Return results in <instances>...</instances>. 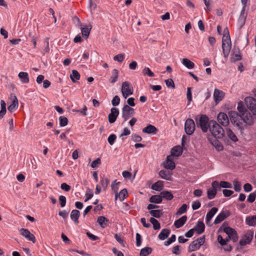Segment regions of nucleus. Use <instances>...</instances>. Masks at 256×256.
Listing matches in <instances>:
<instances>
[{
	"mask_svg": "<svg viewBox=\"0 0 256 256\" xmlns=\"http://www.w3.org/2000/svg\"><path fill=\"white\" fill-rule=\"evenodd\" d=\"M60 126H65L68 124V119L64 116H60Z\"/></svg>",
	"mask_w": 256,
	"mask_h": 256,
	"instance_id": "obj_51",
	"label": "nucleus"
},
{
	"mask_svg": "<svg viewBox=\"0 0 256 256\" xmlns=\"http://www.w3.org/2000/svg\"><path fill=\"white\" fill-rule=\"evenodd\" d=\"M176 236L175 234L172 235L171 237L164 243L166 246L176 241Z\"/></svg>",
	"mask_w": 256,
	"mask_h": 256,
	"instance_id": "obj_54",
	"label": "nucleus"
},
{
	"mask_svg": "<svg viewBox=\"0 0 256 256\" xmlns=\"http://www.w3.org/2000/svg\"><path fill=\"white\" fill-rule=\"evenodd\" d=\"M116 139V136L114 134H111L108 138V141L111 146L113 145Z\"/></svg>",
	"mask_w": 256,
	"mask_h": 256,
	"instance_id": "obj_52",
	"label": "nucleus"
},
{
	"mask_svg": "<svg viewBox=\"0 0 256 256\" xmlns=\"http://www.w3.org/2000/svg\"><path fill=\"white\" fill-rule=\"evenodd\" d=\"M210 131L212 136L216 138H222L224 136V131L216 121H210Z\"/></svg>",
	"mask_w": 256,
	"mask_h": 256,
	"instance_id": "obj_2",
	"label": "nucleus"
},
{
	"mask_svg": "<svg viewBox=\"0 0 256 256\" xmlns=\"http://www.w3.org/2000/svg\"><path fill=\"white\" fill-rule=\"evenodd\" d=\"M187 206L186 204H182L178 210L176 214V216L181 215L186 212Z\"/></svg>",
	"mask_w": 256,
	"mask_h": 256,
	"instance_id": "obj_48",
	"label": "nucleus"
},
{
	"mask_svg": "<svg viewBox=\"0 0 256 256\" xmlns=\"http://www.w3.org/2000/svg\"><path fill=\"white\" fill-rule=\"evenodd\" d=\"M195 120L197 126L200 128L204 132H207L210 126L208 118L206 115L202 114L199 118L197 116Z\"/></svg>",
	"mask_w": 256,
	"mask_h": 256,
	"instance_id": "obj_3",
	"label": "nucleus"
},
{
	"mask_svg": "<svg viewBox=\"0 0 256 256\" xmlns=\"http://www.w3.org/2000/svg\"><path fill=\"white\" fill-rule=\"evenodd\" d=\"M254 236V232L252 230H248L244 234L243 238L239 242V244L241 246H244L247 244H249Z\"/></svg>",
	"mask_w": 256,
	"mask_h": 256,
	"instance_id": "obj_8",
	"label": "nucleus"
},
{
	"mask_svg": "<svg viewBox=\"0 0 256 256\" xmlns=\"http://www.w3.org/2000/svg\"><path fill=\"white\" fill-rule=\"evenodd\" d=\"M221 188H232V185L231 184H230L228 182H225V181H222L219 183L218 188V190H220Z\"/></svg>",
	"mask_w": 256,
	"mask_h": 256,
	"instance_id": "obj_45",
	"label": "nucleus"
},
{
	"mask_svg": "<svg viewBox=\"0 0 256 256\" xmlns=\"http://www.w3.org/2000/svg\"><path fill=\"white\" fill-rule=\"evenodd\" d=\"M205 226L204 223L202 221L198 222L196 227L194 230H196L198 234H201L204 230Z\"/></svg>",
	"mask_w": 256,
	"mask_h": 256,
	"instance_id": "obj_29",
	"label": "nucleus"
},
{
	"mask_svg": "<svg viewBox=\"0 0 256 256\" xmlns=\"http://www.w3.org/2000/svg\"><path fill=\"white\" fill-rule=\"evenodd\" d=\"M165 82H166V86H167V87L172 88H175L174 83L172 79H171V78L165 80Z\"/></svg>",
	"mask_w": 256,
	"mask_h": 256,
	"instance_id": "obj_55",
	"label": "nucleus"
},
{
	"mask_svg": "<svg viewBox=\"0 0 256 256\" xmlns=\"http://www.w3.org/2000/svg\"><path fill=\"white\" fill-rule=\"evenodd\" d=\"M187 220V216H183L179 219L176 220L174 222V226L177 228H180L183 226Z\"/></svg>",
	"mask_w": 256,
	"mask_h": 256,
	"instance_id": "obj_20",
	"label": "nucleus"
},
{
	"mask_svg": "<svg viewBox=\"0 0 256 256\" xmlns=\"http://www.w3.org/2000/svg\"><path fill=\"white\" fill-rule=\"evenodd\" d=\"M200 248V246L194 240L188 246L189 252H194L198 250Z\"/></svg>",
	"mask_w": 256,
	"mask_h": 256,
	"instance_id": "obj_40",
	"label": "nucleus"
},
{
	"mask_svg": "<svg viewBox=\"0 0 256 256\" xmlns=\"http://www.w3.org/2000/svg\"><path fill=\"white\" fill-rule=\"evenodd\" d=\"M72 80L75 82L76 80H78L80 78V74L79 72L76 70H72V74L70 75Z\"/></svg>",
	"mask_w": 256,
	"mask_h": 256,
	"instance_id": "obj_39",
	"label": "nucleus"
},
{
	"mask_svg": "<svg viewBox=\"0 0 256 256\" xmlns=\"http://www.w3.org/2000/svg\"><path fill=\"white\" fill-rule=\"evenodd\" d=\"M218 185L219 182L216 180L212 182V188H209L207 191L208 198L209 200H212L216 196V192L218 190Z\"/></svg>",
	"mask_w": 256,
	"mask_h": 256,
	"instance_id": "obj_10",
	"label": "nucleus"
},
{
	"mask_svg": "<svg viewBox=\"0 0 256 256\" xmlns=\"http://www.w3.org/2000/svg\"><path fill=\"white\" fill-rule=\"evenodd\" d=\"M120 184V182H116V180H114V181L112 184V189L114 191V192L116 193L115 196V200H116L118 198V184Z\"/></svg>",
	"mask_w": 256,
	"mask_h": 256,
	"instance_id": "obj_42",
	"label": "nucleus"
},
{
	"mask_svg": "<svg viewBox=\"0 0 256 256\" xmlns=\"http://www.w3.org/2000/svg\"><path fill=\"white\" fill-rule=\"evenodd\" d=\"M122 96L124 98H126L130 95L133 94V88L130 85V82H124L122 83Z\"/></svg>",
	"mask_w": 256,
	"mask_h": 256,
	"instance_id": "obj_4",
	"label": "nucleus"
},
{
	"mask_svg": "<svg viewBox=\"0 0 256 256\" xmlns=\"http://www.w3.org/2000/svg\"><path fill=\"white\" fill-rule=\"evenodd\" d=\"M226 136L233 142H236L238 141L237 136L230 128H226Z\"/></svg>",
	"mask_w": 256,
	"mask_h": 256,
	"instance_id": "obj_27",
	"label": "nucleus"
},
{
	"mask_svg": "<svg viewBox=\"0 0 256 256\" xmlns=\"http://www.w3.org/2000/svg\"><path fill=\"white\" fill-rule=\"evenodd\" d=\"M150 202L155 204H160L162 202L161 195L152 196L149 199Z\"/></svg>",
	"mask_w": 256,
	"mask_h": 256,
	"instance_id": "obj_33",
	"label": "nucleus"
},
{
	"mask_svg": "<svg viewBox=\"0 0 256 256\" xmlns=\"http://www.w3.org/2000/svg\"><path fill=\"white\" fill-rule=\"evenodd\" d=\"M246 6H243L240 14L238 20V22L242 26L244 25L246 18L247 17V12H246Z\"/></svg>",
	"mask_w": 256,
	"mask_h": 256,
	"instance_id": "obj_15",
	"label": "nucleus"
},
{
	"mask_svg": "<svg viewBox=\"0 0 256 256\" xmlns=\"http://www.w3.org/2000/svg\"><path fill=\"white\" fill-rule=\"evenodd\" d=\"M48 40L49 38H46L44 40V43L45 44V46L43 48L44 54L48 53L50 52Z\"/></svg>",
	"mask_w": 256,
	"mask_h": 256,
	"instance_id": "obj_49",
	"label": "nucleus"
},
{
	"mask_svg": "<svg viewBox=\"0 0 256 256\" xmlns=\"http://www.w3.org/2000/svg\"><path fill=\"white\" fill-rule=\"evenodd\" d=\"M152 249L150 247H145L140 250V256H148L152 253Z\"/></svg>",
	"mask_w": 256,
	"mask_h": 256,
	"instance_id": "obj_34",
	"label": "nucleus"
},
{
	"mask_svg": "<svg viewBox=\"0 0 256 256\" xmlns=\"http://www.w3.org/2000/svg\"><path fill=\"white\" fill-rule=\"evenodd\" d=\"M233 183L234 190L237 192H240L241 190V185L240 182L236 180H234Z\"/></svg>",
	"mask_w": 256,
	"mask_h": 256,
	"instance_id": "obj_53",
	"label": "nucleus"
},
{
	"mask_svg": "<svg viewBox=\"0 0 256 256\" xmlns=\"http://www.w3.org/2000/svg\"><path fill=\"white\" fill-rule=\"evenodd\" d=\"M227 216H228L226 215V213H224L223 212H221L216 217V218L214 221V224H216L220 223L222 220H224L225 218H227Z\"/></svg>",
	"mask_w": 256,
	"mask_h": 256,
	"instance_id": "obj_31",
	"label": "nucleus"
},
{
	"mask_svg": "<svg viewBox=\"0 0 256 256\" xmlns=\"http://www.w3.org/2000/svg\"><path fill=\"white\" fill-rule=\"evenodd\" d=\"M246 223L250 226H256V215L247 216L246 218Z\"/></svg>",
	"mask_w": 256,
	"mask_h": 256,
	"instance_id": "obj_28",
	"label": "nucleus"
},
{
	"mask_svg": "<svg viewBox=\"0 0 256 256\" xmlns=\"http://www.w3.org/2000/svg\"><path fill=\"white\" fill-rule=\"evenodd\" d=\"M196 130V125L192 118L187 119L184 124V131L188 135H192Z\"/></svg>",
	"mask_w": 256,
	"mask_h": 256,
	"instance_id": "obj_5",
	"label": "nucleus"
},
{
	"mask_svg": "<svg viewBox=\"0 0 256 256\" xmlns=\"http://www.w3.org/2000/svg\"><path fill=\"white\" fill-rule=\"evenodd\" d=\"M20 234L27 240L32 241L33 243L36 242V240L34 236L28 230L22 228L20 229Z\"/></svg>",
	"mask_w": 256,
	"mask_h": 256,
	"instance_id": "obj_11",
	"label": "nucleus"
},
{
	"mask_svg": "<svg viewBox=\"0 0 256 256\" xmlns=\"http://www.w3.org/2000/svg\"><path fill=\"white\" fill-rule=\"evenodd\" d=\"M60 188L66 192H68L70 190V186L64 182L61 184Z\"/></svg>",
	"mask_w": 256,
	"mask_h": 256,
	"instance_id": "obj_64",
	"label": "nucleus"
},
{
	"mask_svg": "<svg viewBox=\"0 0 256 256\" xmlns=\"http://www.w3.org/2000/svg\"><path fill=\"white\" fill-rule=\"evenodd\" d=\"M162 198H164L167 200H171L174 198L172 194L168 191L164 190L160 192Z\"/></svg>",
	"mask_w": 256,
	"mask_h": 256,
	"instance_id": "obj_35",
	"label": "nucleus"
},
{
	"mask_svg": "<svg viewBox=\"0 0 256 256\" xmlns=\"http://www.w3.org/2000/svg\"><path fill=\"white\" fill-rule=\"evenodd\" d=\"M120 102V98L118 96H116L114 97L112 103L113 106H116L119 104Z\"/></svg>",
	"mask_w": 256,
	"mask_h": 256,
	"instance_id": "obj_57",
	"label": "nucleus"
},
{
	"mask_svg": "<svg viewBox=\"0 0 256 256\" xmlns=\"http://www.w3.org/2000/svg\"><path fill=\"white\" fill-rule=\"evenodd\" d=\"M182 152V148L178 146H174L171 150V154L172 156H179Z\"/></svg>",
	"mask_w": 256,
	"mask_h": 256,
	"instance_id": "obj_26",
	"label": "nucleus"
},
{
	"mask_svg": "<svg viewBox=\"0 0 256 256\" xmlns=\"http://www.w3.org/2000/svg\"><path fill=\"white\" fill-rule=\"evenodd\" d=\"M228 114L231 122L240 130H244L247 125H252L254 124L252 116L248 112L244 115H240L234 111H230Z\"/></svg>",
	"mask_w": 256,
	"mask_h": 256,
	"instance_id": "obj_1",
	"label": "nucleus"
},
{
	"mask_svg": "<svg viewBox=\"0 0 256 256\" xmlns=\"http://www.w3.org/2000/svg\"><path fill=\"white\" fill-rule=\"evenodd\" d=\"M142 237L140 234H136V245L137 246H140L142 244Z\"/></svg>",
	"mask_w": 256,
	"mask_h": 256,
	"instance_id": "obj_60",
	"label": "nucleus"
},
{
	"mask_svg": "<svg viewBox=\"0 0 256 256\" xmlns=\"http://www.w3.org/2000/svg\"><path fill=\"white\" fill-rule=\"evenodd\" d=\"M159 176L163 179L166 180H170L172 178V174L169 172H167L164 170H161L160 171L159 173Z\"/></svg>",
	"mask_w": 256,
	"mask_h": 256,
	"instance_id": "obj_30",
	"label": "nucleus"
},
{
	"mask_svg": "<svg viewBox=\"0 0 256 256\" xmlns=\"http://www.w3.org/2000/svg\"><path fill=\"white\" fill-rule=\"evenodd\" d=\"M212 144L215 147L216 149L218 151H221L224 149V146L222 143L216 140H215L212 142Z\"/></svg>",
	"mask_w": 256,
	"mask_h": 256,
	"instance_id": "obj_41",
	"label": "nucleus"
},
{
	"mask_svg": "<svg viewBox=\"0 0 256 256\" xmlns=\"http://www.w3.org/2000/svg\"><path fill=\"white\" fill-rule=\"evenodd\" d=\"M134 114V110L128 105H125L122 108V117L124 122L126 121L129 118Z\"/></svg>",
	"mask_w": 256,
	"mask_h": 256,
	"instance_id": "obj_6",
	"label": "nucleus"
},
{
	"mask_svg": "<svg viewBox=\"0 0 256 256\" xmlns=\"http://www.w3.org/2000/svg\"><path fill=\"white\" fill-rule=\"evenodd\" d=\"M128 194L127 190L124 188L120 191L119 194H118V197L120 201H123L125 198L126 195Z\"/></svg>",
	"mask_w": 256,
	"mask_h": 256,
	"instance_id": "obj_47",
	"label": "nucleus"
},
{
	"mask_svg": "<svg viewBox=\"0 0 256 256\" xmlns=\"http://www.w3.org/2000/svg\"><path fill=\"white\" fill-rule=\"evenodd\" d=\"M218 121L224 126L229 124V119L226 114L224 112H220L217 117Z\"/></svg>",
	"mask_w": 256,
	"mask_h": 256,
	"instance_id": "obj_13",
	"label": "nucleus"
},
{
	"mask_svg": "<svg viewBox=\"0 0 256 256\" xmlns=\"http://www.w3.org/2000/svg\"><path fill=\"white\" fill-rule=\"evenodd\" d=\"M164 166L166 168L170 170H172L175 168V163L172 160L171 156H167L166 160L164 162Z\"/></svg>",
	"mask_w": 256,
	"mask_h": 256,
	"instance_id": "obj_14",
	"label": "nucleus"
},
{
	"mask_svg": "<svg viewBox=\"0 0 256 256\" xmlns=\"http://www.w3.org/2000/svg\"><path fill=\"white\" fill-rule=\"evenodd\" d=\"M163 182L158 180L152 185V188L155 190L160 191L163 188Z\"/></svg>",
	"mask_w": 256,
	"mask_h": 256,
	"instance_id": "obj_37",
	"label": "nucleus"
},
{
	"mask_svg": "<svg viewBox=\"0 0 256 256\" xmlns=\"http://www.w3.org/2000/svg\"><path fill=\"white\" fill-rule=\"evenodd\" d=\"M218 210V208L214 207L207 213L206 216V222L207 224H209L212 218L217 212Z\"/></svg>",
	"mask_w": 256,
	"mask_h": 256,
	"instance_id": "obj_18",
	"label": "nucleus"
},
{
	"mask_svg": "<svg viewBox=\"0 0 256 256\" xmlns=\"http://www.w3.org/2000/svg\"><path fill=\"white\" fill-rule=\"evenodd\" d=\"M18 108V100L16 96H14L12 104L8 106V109L9 112H12Z\"/></svg>",
	"mask_w": 256,
	"mask_h": 256,
	"instance_id": "obj_23",
	"label": "nucleus"
},
{
	"mask_svg": "<svg viewBox=\"0 0 256 256\" xmlns=\"http://www.w3.org/2000/svg\"><path fill=\"white\" fill-rule=\"evenodd\" d=\"M132 140L135 142H139L142 140V138L140 136L134 134L132 136Z\"/></svg>",
	"mask_w": 256,
	"mask_h": 256,
	"instance_id": "obj_63",
	"label": "nucleus"
},
{
	"mask_svg": "<svg viewBox=\"0 0 256 256\" xmlns=\"http://www.w3.org/2000/svg\"><path fill=\"white\" fill-rule=\"evenodd\" d=\"M182 64L188 69H192L194 67V64L186 58L182 60Z\"/></svg>",
	"mask_w": 256,
	"mask_h": 256,
	"instance_id": "obj_32",
	"label": "nucleus"
},
{
	"mask_svg": "<svg viewBox=\"0 0 256 256\" xmlns=\"http://www.w3.org/2000/svg\"><path fill=\"white\" fill-rule=\"evenodd\" d=\"M223 231L228 235L229 239H231L234 242L238 241V236L234 229L226 226L224 228Z\"/></svg>",
	"mask_w": 256,
	"mask_h": 256,
	"instance_id": "obj_7",
	"label": "nucleus"
},
{
	"mask_svg": "<svg viewBox=\"0 0 256 256\" xmlns=\"http://www.w3.org/2000/svg\"><path fill=\"white\" fill-rule=\"evenodd\" d=\"M224 96V94L222 91L215 89L214 93V98L216 104L221 101L223 99Z\"/></svg>",
	"mask_w": 256,
	"mask_h": 256,
	"instance_id": "obj_16",
	"label": "nucleus"
},
{
	"mask_svg": "<svg viewBox=\"0 0 256 256\" xmlns=\"http://www.w3.org/2000/svg\"><path fill=\"white\" fill-rule=\"evenodd\" d=\"M80 216V212L76 210H74L71 212L70 217V218L76 224L78 223V218Z\"/></svg>",
	"mask_w": 256,
	"mask_h": 256,
	"instance_id": "obj_24",
	"label": "nucleus"
},
{
	"mask_svg": "<svg viewBox=\"0 0 256 256\" xmlns=\"http://www.w3.org/2000/svg\"><path fill=\"white\" fill-rule=\"evenodd\" d=\"M158 130L153 125L148 124L142 129V132L148 134H156Z\"/></svg>",
	"mask_w": 256,
	"mask_h": 256,
	"instance_id": "obj_17",
	"label": "nucleus"
},
{
	"mask_svg": "<svg viewBox=\"0 0 256 256\" xmlns=\"http://www.w3.org/2000/svg\"><path fill=\"white\" fill-rule=\"evenodd\" d=\"M119 114V110L118 108H112L110 110V112L108 115V120L110 124H113L116 120Z\"/></svg>",
	"mask_w": 256,
	"mask_h": 256,
	"instance_id": "obj_12",
	"label": "nucleus"
},
{
	"mask_svg": "<svg viewBox=\"0 0 256 256\" xmlns=\"http://www.w3.org/2000/svg\"><path fill=\"white\" fill-rule=\"evenodd\" d=\"M237 109L238 112L240 113V115H244L245 113L248 111L246 110L244 106L243 105L242 102H240L238 104Z\"/></svg>",
	"mask_w": 256,
	"mask_h": 256,
	"instance_id": "obj_38",
	"label": "nucleus"
},
{
	"mask_svg": "<svg viewBox=\"0 0 256 256\" xmlns=\"http://www.w3.org/2000/svg\"><path fill=\"white\" fill-rule=\"evenodd\" d=\"M110 182L108 178H103L100 180V184L104 189H106Z\"/></svg>",
	"mask_w": 256,
	"mask_h": 256,
	"instance_id": "obj_56",
	"label": "nucleus"
},
{
	"mask_svg": "<svg viewBox=\"0 0 256 256\" xmlns=\"http://www.w3.org/2000/svg\"><path fill=\"white\" fill-rule=\"evenodd\" d=\"M18 77L22 84H28L30 82L28 74V72H21L18 74Z\"/></svg>",
	"mask_w": 256,
	"mask_h": 256,
	"instance_id": "obj_21",
	"label": "nucleus"
},
{
	"mask_svg": "<svg viewBox=\"0 0 256 256\" xmlns=\"http://www.w3.org/2000/svg\"><path fill=\"white\" fill-rule=\"evenodd\" d=\"M201 206V204L198 200L194 202L192 204V208L193 210L198 209Z\"/></svg>",
	"mask_w": 256,
	"mask_h": 256,
	"instance_id": "obj_62",
	"label": "nucleus"
},
{
	"mask_svg": "<svg viewBox=\"0 0 256 256\" xmlns=\"http://www.w3.org/2000/svg\"><path fill=\"white\" fill-rule=\"evenodd\" d=\"M59 201L61 207L63 208L66 206V198L64 196H59Z\"/></svg>",
	"mask_w": 256,
	"mask_h": 256,
	"instance_id": "obj_59",
	"label": "nucleus"
},
{
	"mask_svg": "<svg viewBox=\"0 0 256 256\" xmlns=\"http://www.w3.org/2000/svg\"><path fill=\"white\" fill-rule=\"evenodd\" d=\"M124 58V54H118L116 55L114 57V60L116 61H118V62H122Z\"/></svg>",
	"mask_w": 256,
	"mask_h": 256,
	"instance_id": "obj_58",
	"label": "nucleus"
},
{
	"mask_svg": "<svg viewBox=\"0 0 256 256\" xmlns=\"http://www.w3.org/2000/svg\"><path fill=\"white\" fill-rule=\"evenodd\" d=\"M150 214L153 217L156 218H160L162 214V212L160 210H150Z\"/></svg>",
	"mask_w": 256,
	"mask_h": 256,
	"instance_id": "obj_46",
	"label": "nucleus"
},
{
	"mask_svg": "<svg viewBox=\"0 0 256 256\" xmlns=\"http://www.w3.org/2000/svg\"><path fill=\"white\" fill-rule=\"evenodd\" d=\"M97 222L99 224L102 228H105L108 226L110 221L105 216H100L98 217Z\"/></svg>",
	"mask_w": 256,
	"mask_h": 256,
	"instance_id": "obj_19",
	"label": "nucleus"
},
{
	"mask_svg": "<svg viewBox=\"0 0 256 256\" xmlns=\"http://www.w3.org/2000/svg\"><path fill=\"white\" fill-rule=\"evenodd\" d=\"M150 221L153 224L154 230H157L160 229V224L156 219L154 218H151L150 219Z\"/></svg>",
	"mask_w": 256,
	"mask_h": 256,
	"instance_id": "obj_43",
	"label": "nucleus"
},
{
	"mask_svg": "<svg viewBox=\"0 0 256 256\" xmlns=\"http://www.w3.org/2000/svg\"><path fill=\"white\" fill-rule=\"evenodd\" d=\"M112 74L110 78V82L113 84L116 82L118 80V72L116 69H114L112 70Z\"/></svg>",
	"mask_w": 256,
	"mask_h": 256,
	"instance_id": "obj_36",
	"label": "nucleus"
},
{
	"mask_svg": "<svg viewBox=\"0 0 256 256\" xmlns=\"http://www.w3.org/2000/svg\"><path fill=\"white\" fill-rule=\"evenodd\" d=\"M92 28V26L91 25L90 26H84V27L81 28L82 34L83 37L87 38L89 36L90 30Z\"/></svg>",
	"mask_w": 256,
	"mask_h": 256,
	"instance_id": "obj_22",
	"label": "nucleus"
},
{
	"mask_svg": "<svg viewBox=\"0 0 256 256\" xmlns=\"http://www.w3.org/2000/svg\"><path fill=\"white\" fill-rule=\"evenodd\" d=\"M170 230L167 228H164L160 232L158 236V238L160 240H164L170 235Z\"/></svg>",
	"mask_w": 256,
	"mask_h": 256,
	"instance_id": "obj_25",
	"label": "nucleus"
},
{
	"mask_svg": "<svg viewBox=\"0 0 256 256\" xmlns=\"http://www.w3.org/2000/svg\"><path fill=\"white\" fill-rule=\"evenodd\" d=\"M142 74L144 76H148L149 77H153L154 76V74L148 68H145L142 70Z\"/></svg>",
	"mask_w": 256,
	"mask_h": 256,
	"instance_id": "obj_50",
	"label": "nucleus"
},
{
	"mask_svg": "<svg viewBox=\"0 0 256 256\" xmlns=\"http://www.w3.org/2000/svg\"><path fill=\"white\" fill-rule=\"evenodd\" d=\"M242 59V56L239 52H234L230 58L232 62H236V61L240 60Z\"/></svg>",
	"mask_w": 256,
	"mask_h": 256,
	"instance_id": "obj_44",
	"label": "nucleus"
},
{
	"mask_svg": "<svg viewBox=\"0 0 256 256\" xmlns=\"http://www.w3.org/2000/svg\"><path fill=\"white\" fill-rule=\"evenodd\" d=\"M256 198V194L255 192H252L250 194L247 200L250 202H252L255 200Z\"/></svg>",
	"mask_w": 256,
	"mask_h": 256,
	"instance_id": "obj_61",
	"label": "nucleus"
},
{
	"mask_svg": "<svg viewBox=\"0 0 256 256\" xmlns=\"http://www.w3.org/2000/svg\"><path fill=\"white\" fill-rule=\"evenodd\" d=\"M222 48L224 57L227 58L231 49L230 39H224V38H222Z\"/></svg>",
	"mask_w": 256,
	"mask_h": 256,
	"instance_id": "obj_9",
	"label": "nucleus"
}]
</instances>
